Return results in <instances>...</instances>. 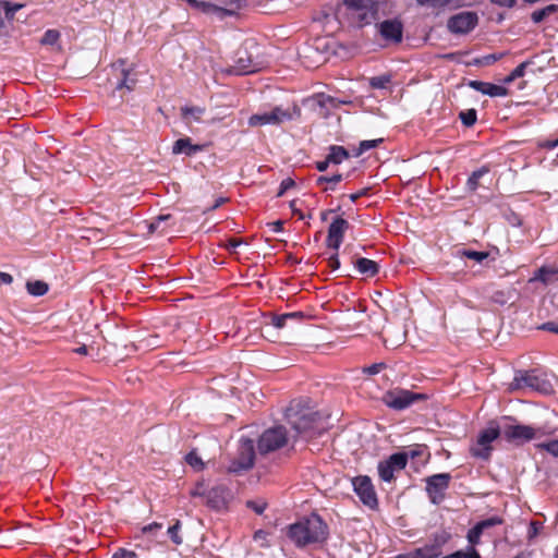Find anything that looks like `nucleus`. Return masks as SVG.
I'll list each match as a JSON object with an SVG mask.
<instances>
[{
	"label": "nucleus",
	"mask_w": 558,
	"mask_h": 558,
	"mask_svg": "<svg viewBox=\"0 0 558 558\" xmlns=\"http://www.w3.org/2000/svg\"><path fill=\"white\" fill-rule=\"evenodd\" d=\"M329 534L327 523L312 513L288 526L287 536L299 548L324 543Z\"/></svg>",
	"instance_id": "obj_1"
},
{
	"label": "nucleus",
	"mask_w": 558,
	"mask_h": 558,
	"mask_svg": "<svg viewBox=\"0 0 558 558\" xmlns=\"http://www.w3.org/2000/svg\"><path fill=\"white\" fill-rule=\"evenodd\" d=\"M342 14L350 26L363 28L378 20L379 5L375 0H342Z\"/></svg>",
	"instance_id": "obj_2"
},
{
	"label": "nucleus",
	"mask_w": 558,
	"mask_h": 558,
	"mask_svg": "<svg viewBox=\"0 0 558 558\" xmlns=\"http://www.w3.org/2000/svg\"><path fill=\"white\" fill-rule=\"evenodd\" d=\"M287 418L292 428L301 436L313 437L318 433L317 425L320 417L317 412L311 410L299 412L290 408L287 413Z\"/></svg>",
	"instance_id": "obj_3"
},
{
	"label": "nucleus",
	"mask_w": 558,
	"mask_h": 558,
	"mask_svg": "<svg viewBox=\"0 0 558 558\" xmlns=\"http://www.w3.org/2000/svg\"><path fill=\"white\" fill-rule=\"evenodd\" d=\"M428 396L426 393L414 392L408 389L395 388L388 390L383 396V402L390 409L402 411L410 408L412 404L426 401Z\"/></svg>",
	"instance_id": "obj_4"
},
{
	"label": "nucleus",
	"mask_w": 558,
	"mask_h": 558,
	"mask_svg": "<svg viewBox=\"0 0 558 558\" xmlns=\"http://www.w3.org/2000/svg\"><path fill=\"white\" fill-rule=\"evenodd\" d=\"M500 435L498 426H489L480 432L475 444L470 447V453L476 459L489 460L493 452V441Z\"/></svg>",
	"instance_id": "obj_5"
},
{
	"label": "nucleus",
	"mask_w": 558,
	"mask_h": 558,
	"mask_svg": "<svg viewBox=\"0 0 558 558\" xmlns=\"http://www.w3.org/2000/svg\"><path fill=\"white\" fill-rule=\"evenodd\" d=\"M288 442L287 430L283 426L266 429L258 438L257 450L260 454L276 451Z\"/></svg>",
	"instance_id": "obj_6"
},
{
	"label": "nucleus",
	"mask_w": 558,
	"mask_h": 558,
	"mask_svg": "<svg viewBox=\"0 0 558 558\" xmlns=\"http://www.w3.org/2000/svg\"><path fill=\"white\" fill-rule=\"evenodd\" d=\"M451 478L450 473H438L424 480L426 484L425 492L433 505L438 506L445 500Z\"/></svg>",
	"instance_id": "obj_7"
},
{
	"label": "nucleus",
	"mask_w": 558,
	"mask_h": 558,
	"mask_svg": "<svg viewBox=\"0 0 558 558\" xmlns=\"http://www.w3.org/2000/svg\"><path fill=\"white\" fill-rule=\"evenodd\" d=\"M548 433L543 427L534 428L529 425H509L504 429V437L507 441L521 445L532 439H538Z\"/></svg>",
	"instance_id": "obj_8"
},
{
	"label": "nucleus",
	"mask_w": 558,
	"mask_h": 558,
	"mask_svg": "<svg viewBox=\"0 0 558 558\" xmlns=\"http://www.w3.org/2000/svg\"><path fill=\"white\" fill-rule=\"evenodd\" d=\"M354 493L362 504L369 509L378 508V498L372 480L367 475H359L352 478Z\"/></svg>",
	"instance_id": "obj_9"
},
{
	"label": "nucleus",
	"mask_w": 558,
	"mask_h": 558,
	"mask_svg": "<svg viewBox=\"0 0 558 558\" xmlns=\"http://www.w3.org/2000/svg\"><path fill=\"white\" fill-rule=\"evenodd\" d=\"M255 461V447L254 441L250 438H241L238 456L229 466V472L238 473L245 471L254 465Z\"/></svg>",
	"instance_id": "obj_10"
},
{
	"label": "nucleus",
	"mask_w": 558,
	"mask_h": 558,
	"mask_svg": "<svg viewBox=\"0 0 558 558\" xmlns=\"http://www.w3.org/2000/svg\"><path fill=\"white\" fill-rule=\"evenodd\" d=\"M478 24L476 12L463 11L450 16L447 21V28L451 34L465 35L472 32Z\"/></svg>",
	"instance_id": "obj_11"
},
{
	"label": "nucleus",
	"mask_w": 558,
	"mask_h": 558,
	"mask_svg": "<svg viewBox=\"0 0 558 558\" xmlns=\"http://www.w3.org/2000/svg\"><path fill=\"white\" fill-rule=\"evenodd\" d=\"M409 456L404 451L396 452L388 459L378 463V475L384 482H391L395 478V472L405 469Z\"/></svg>",
	"instance_id": "obj_12"
},
{
	"label": "nucleus",
	"mask_w": 558,
	"mask_h": 558,
	"mask_svg": "<svg viewBox=\"0 0 558 558\" xmlns=\"http://www.w3.org/2000/svg\"><path fill=\"white\" fill-rule=\"evenodd\" d=\"M262 62L255 60L251 52H248L246 49H243L236 52V59L234 64L229 70V73L235 75H246L258 72L262 70Z\"/></svg>",
	"instance_id": "obj_13"
},
{
	"label": "nucleus",
	"mask_w": 558,
	"mask_h": 558,
	"mask_svg": "<svg viewBox=\"0 0 558 558\" xmlns=\"http://www.w3.org/2000/svg\"><path fill=\"white\" fill-rule=\"evenodd\" d=\"M383 39L391 44H400L403 38V24L397 19L385 20L377 24Z\"/></svg>",
	"instance_id": "obj_14"
},
{
	"label": "nucleus",
	"mask_w": 558,
	"mask_h": 558,
	"mask_svg": "<svg viewBox=\"0 0 558 558\" xmlns=\"http://www.w3.org/2000/svg\"><path fill=\"white\" fill-rule=\"evenodd\" d=\"M348 228L349 222L342 217H337L336 219H333V221L330 223L328 228V235L326 240L327 246L333 248L335 251H338L343 241V236Z\"/></svg>",
	"instance_id": "obj_15"
},
{
	"label": "nucleus",
	"mask_w": 558,
	"mask_h": 558,
	"mask_svg": "<svg viewBox=\"0 0 558 558\" xmlns=\"http://www.w3.org/2000/svg\"><path fill=\"white\" fill-rule=\"evenodd\" d=\"M228 489L222 485H217L208 489L205 497V505L214 510H222L227 507Z\"/></svg>",
	"instance_id": "obj_16"
},
{
	"label": "nucleus",
	"mask_w": 558,
	"mask_h": 558,
	"mask_svg": "<svg viewBox=\"0 0 558 558\" xmlns=\"http://www.w3.org/2000/svg\"><path fill=\"white\" fill-rule=\"evenodd\" d=\"M113 69H120V77L118 78L116 89H123L125 88L128 92H131L134 89L137 78L135 75H132V70L125 68V61L119 60L113 65Z\"/></svg>",
	"instance_id": "obj_17"
},
{
	"label": "nucleus",
	"mask_w": 558,
	"mask_h": 558,
	"mask_svg": "<svg viewBox=\"0 0 558 558\" xmlns=\"http://www.w3.org/2000/svg\"><path fill=\"white\" fill-rule=\"evenodd\" d=\"M472 89L480 92L490 97H505L508 96L509 90L501 85H496L489 82L483 81H470L468 84Z\"/></svg>",
	"instance_id": "obj_18"
},
{
	"label": "nucleus",
	"mask_w": 558,
	"mask_h": 558,
	"mask_svg": "<svg viewBox=\"0 0 558 558\" xmlns=\"http://www.w3.org/2000/svg\"><path fill=\"white\" fill-rule=\"evenodd\" d=\"M271 112L276 125L301 117V109L296 105L288 108L277 106L271 110Z\"/></svg>",
	"instance_id": "obj_19"
},
{
	"label": "nucleus",
	"mask_w": 558,
	"mask_h": 558,
	"mask_svg": "<svg viewBox=\"0 0 558 558\" xmlns=\"http://www.w3.org/2000/svg\"><path fill=\"white\" fill-rule=\"evenodd\" d=\"M440 555V548L438 545H426L421 548H416L413 551L400 554L396 558H437Z\"/></svg>",
	"instance_id": "obj_20"
},
{
	"label": "nucleus",
	"mask_w": 558,
	"mask_h": 558,
	"mask_svg": "<svg viewBox=\"0 0 558 558\" xmlns=\"http://www.w3.org/2000/svg\"><path fill=\"white\" fill-rule=\"evenodd\" d=\"M201 150L202 146L192 144L190 137L179 138L172 147L173 154H185L186 156H193Z\"/></svg>",
	"instance_id": "obj_21"
},
{
	"label": "nucleus",
	"mask_w": 558,
	"mask_h": 558,
	"mask_svg": "<svg viewBox=\"0 0 558 558\" xmlns=\"http://www.w3.org/2000/svg\"><path fill=\"white\" fill-rule=\"evenodd\" d=\"M355 268L361 275L375 277L379 271V265L372 259L360 257L354 263Z\"/></svg>",
	"instance_id": "obj_22"
},
{
	"label": "nucleus",
	"mask_w": 558,
	"mask_h": 558,
	"mask_svg": "<svg viewBox=\"0 0 558 558\" xmlns=\"http://www.w3.org/2000/svg\"><path fill=\"white\" fill-rule=\"evenodd\" d=\"M539 379L532 372L520 373L514 377V384L517 388L530 387L533 389H539Z\"/></svg>",
	"instance_id": "obj_23"
},
{
	"label": "nucleus",
	"mask_w": 558,
	"mask_h": 558,
	"mask_svg": "<svg viewBox=\"0 0 558 558\" xmlns=\"http://www.w3.org/2000/svg\"><path fill=\"white\" fill-rule=\"evenodd\" d=\"M328 150L329 153L327 154V158L332 165H340L350 158V153L343 146L331 145Z\"/></svg>",
	"instance_id": "obj_24"
},
{
	"label": "nucleus",
	"mask_w": 558,
	"mask_h": 558,
	"mask_svg": "<svg viewBox=\"0 0 558 558\" xmlns=\"http://www.w3.org/2000/svg\"><path fill=\"white\" fill-rule=\"evenodd\" d=\"M205 113V108L197 106H185L181 108V117L186 123L199 122Z\"/></svg>",
	"instance_id": "obj_25"
},
{
	"label": "nucleus",
	"mask_w": 558,
	"mask_h": 558,
	"mask_svg": "<svg viewBox=\"0 0 558 558\" xmlns=\"http://www.w3.org/2000/svg\"><path fill=\"white\" fill-rule=\"evenodd\" d=\"M489 171H490V168L487 165L482 166L480 169L473 171L471 173V175L469 177V179L466 180V189L470 192H475L478 189V186L481 185L480 180L484 175L488 174Z\"/></svg>",
	"instance_id": "obj_26"
},
{
	"label": "nucleus",
	"mask_w": 558,
	"mask_h": 558,
	"mask_svg": "<svg viewBox=\"0 0 558 558\" xmlns=\"http://www.w3.org/2000/svg\"><path fill=\"white\" fill-rule=\"evenodd\" d=\"M416 2L418 5L433 9L459 8L462 5L461 0H416Z\"/></svg>",
	"instance_id": "obj_27"
},
{
	"label": "nucleus",
	"mask_w": 558,
	"mask_h": 558,
	"mask_svg": "<svg viewBox=\"0 0 558 558\" xmlns=\"http://www.w3.org/2000/svg\"><path fill=\"white\" fill-rule=\"evenodd\" d=\"M457 256L458 257H461V258H469V259H472L478 264H483L485 260L488 259L489 257V252H478V251H474V250H469V248H461L459 251H457Z\"/></svg>",
	"instance_id": "obj_28"
},
{
	"label": "nucleus",
	"mask_w": 558,
	"mask_h": 558,
	"mask_svg": "<svg viewBox=\"0 0 558 558\" xmlns=\"http://www.w3.org/2000/svg\"><path fill=\"white\" fill-rule=\"evenodd\" d=\"M555 13H558V4H548L539 10L532 12L531 20L535 24H538Z\"/></svg>",
	"instance_id": "obj_29"
},
{
	"label": "nucleus",
	"mask_w": 558,
	"mask_h": 558,
	"mask_svg": "<svg viewBox=\"0 0 558 558\" xmlns=\"http://www.w3.org/2000/svg\"><path fill=\"white\" fill-rule=\"evenodd\" d=\"M26 290L33 296H43L49 291V286L43 280L27 281Z\"/></svg>",
	"instance_id": "obj_30"
},
{
	"label": "nucleus",
	"mask_w": 558,
	"mask_h": 558,
	"mask_svg": "<svg viewBox=\"0 0 558 558\" xmlns=\"http://www.w3.org/2000/svg\"><path fill=\"white\" fill-rule=\"evenodd\" d=\"M248 124L251 126H263V125H267V124L276 125L271 111L253 114L248 119Z\"/></svg>",
	"instance_id": "obj_31"
},
{
	"label": "nucleus",
	"mask_w": 558,
	"mask_h": 558,
	"mask_svg": "<svg viewBox=\"0 0 558 558\" xmlns=\"http://www.w3.org/2000/svg\"><path fill=\"white\" fill-rule=\"evenodd\" d=\"M342 179H343V175L341 173H337V174H333L331 177L320 175V177H318L316 179V185L317 186H323L325 183H328L329 186H326L323 190L324 191H328V190L333 191L335 190V185L337 183L341 182Z\"/></svg>",
	"instance_id": "obj_32"
},
{
	"label": "nucleus",
	"mask_w": 558,
	"mask_h": 558,
	"mask_svg": "<svg viewBox=\"0 0 558 558\" xmlns=\"http://www.w3.org/2000/svg\"><path fill=\"white\" fill-rule=\"evenodd\" d=\"M532 64V61H524L522 63H520L515 69H513L510 74H508L505 78H504V83L505 84H510L512 83L514 80L517 78H520L522 76H524L525 74V69Z\"/></svg>",
	"instance_id": "obj_33"
},
{
	"label": "nucleus",
	"mask_w": 558,
	"mask_h": 558,
	"mask_svg": "<svg viewBox=\"0 0 558 558\" xmlns=\"http://www.w3.org/2000/svg\"><path fill=\"white\" fill-rule=\"evenodd\" d=\"M0 5L4 12L5 19L9 21H12L14 19L15 13L24 7V4L11 3L7 0H1Z\"/></svg>",
	"instance_id": "obj_34"
},
{
	"label": "nucleus",
	"mask_w": 558,
	"mask_h": 558,
	"mask_svg": "<svg viewBox=\"0 0 558 558\" xmlns=\"http://www.w3.org/2000/svg\"><path fill=\"white\" fill-rule=\"evenodd\" d=\"M539 451H546L555 458H558V439L538 442L535 445Z\"/></svg>",
	"instance_id": "obj_35"
},
{
	"label": "nucleus",
	"mask_w": 558,
	"mask_h": 558,
	"mask_svg": "<svg viewBox=\"0 0 558 558\" xmlns=\"http://www.w3.org/2000/svg\"><path fill=\"white\" fill-rule=\"evenodd\" d=\"M185 461L189 465H191L193 469H195L196 471H201L204 469L205 464L202 460V458L198 456V453L196 452V450H192L190 451L186 456H185Z\"/></svg>",
	"instance_id": "obj_36"
},
{
	"label": "nucleus",
	"mask_w": 558,
	"mask_h": 558,
	"mask_svg": "<svg viewBox=\"0 0 558 558\" xmlns=\"http://www.w3.org/2000/svg\"><path fill=\"white\" fill-rule=\"evenodd\" d=\"M459 117H460L462 124L469 128V126H472L476 122L477 112L475 109H468L465 111H461Z\"/></svg>",
	"instance_id": "obj_37"
},
{
	"label": "nucleus",
	"mask_w": 558,
	"mask_h": 558,
	"mask_svg": "<svg viewBox=\"0 0 558 558\" xmlns=\"http://www.w3.org/2000/svg\"><path fill=\"white\" fill-rule=\"evenodd\" d=\"M60 39V33L57 29H48L45 32L44 36L40 39L41 45H49L52 46L58 43Z\"/></svg>",
	"instance_id": "obj_38"
},
{
	"label": "nucleus",
	"mask_w": 558,
	"mask_h": 558,
	"mask_svg": "<svg viewBox=\"0 0 558 558\" xmlns=\"http://www.w3.org/2000/svg\"><path fill=\"white\" fill-rule=\"evenodd\" d=\"M502 57H504V53H499V54H497V53L486 54V56H483L482 58L475 59L474 64H476V65H483V66L492 65V64H494L496 61L500 60Z\"/></svg>",
	"instance_id": "obj_39"
},
{
	"label": "nucleus",
	"mask_w": 558,
	"mask_h": 558,
	"mask_svg": "<svg viewBox=\"0 0 558 558\" xmlns=\"http://www.w3.org/2000/svg\"><path fill=\"white\" fill-rule=\"evenodd\" d=\"M383 142H384V138L362 141L359 145L356 156H360L363 153L379 146V144H381Z\"/></svg>",
	"instance_id": "obj_40"
},
{
	"label": "nucleus",
	"mask_w": 558,
	"mask_h": 558,
	"mask_svg": "<svg viewBox=\"0 0 558 558\" xmlns=\"http://www.w3.org/2000/svg\"><path fill=\"white\" fill-rule=\"evenodd\" d=\"M390 81H391L390 75L374 76L369 80V85L373 88L381 89V88H386L387 85L390 83Z\"/></svg>",
	"instance_id": "obj_41"
},
{
	"label": "nucleus",
	"mask_w": 558,
	"mask_h": 558,
	"mask_svg": "<svg viewBox=\"0 0 558 558\" xmlns=\"http://www.w3.org/2000/svg\"><path fill=\"white\" fill-rule=\"evenodd\" d=\"M502 524V519L499 517H490L476 523V525L484 532L486 529Z\"/></svg>",
	"instance_id": "obj_42"
},
{
	"label": "nucleus",
	"mask_w": 558,
	"mask_h": 558,
	"mask_svg": "<svg viewBox=\"0 0 558 558\" xmlns=\"http://www.w3.org/2000/svg\"><path fill=\"white\" fill-rule=\"evenodd\" d=\"M483 534L482 530L475 524L472 529L469 530L466 538L471 546H475L480 543L481 535Z\"/></svg>",
	"instance_id": "obj_43"
},
{
	"label": "nucleus",
	"mask_w": 558,
	"mask_h": 558,
	"mask_svg": "<svg viewBox=\"0 0 558 558\" xmlns=\"http://www.w3.org/2000/svg\"><path fill=\"white\" fill-rule=\"evenodd\" d=\"M246 507L253 510L256 514H262L267 508V502L264 500H247Z\"/></svg>",
	"instance_id": "obj_44"
},
{
	"label": "nucleus",
	"mask_w": 558,
	"mask_h": 558,
	"mask_svg": "<svg viewBox=\"0 0 558 558\" xmlns=\"http://www.w3.org/2000/svg\"><path fill=\"white\" fill-rule=\"evenodd\" d=\"M180 527L181 523L179 520H177L175 523L168 529V534L171 541L177 545H180L182 543V538L179 536Z\"/></svg>",
	"instance_id": "obj_45"
},
{
	"label": "nucleus",
	"mask_w": 558,
	"mask_h": 558,
	"mask_svg": "<svg viewBox=\"0 0 558 558\" xmlns=\"http://www.w3.org/2000/svg\"><path fill=\"white\" fill-rule=\"evenodd\" d=\"M207 492L208 489L206 488L205 483L202 481L195 484V486L190 490V495L194 498L201 497L205 499Z\"/></svg>",
	"instance_id": "obj_46"
},
{
	"label": "nucleus",
	"mask_w": 558,
	"mask_h": 558,
	"mask_svg": "<svg viewBox=\"0 0 558 558\" xmlns=\"http://www.w3.org/2000/svg\"><path fill=\"white\" fill-rule=\"evenodd\" d=\"M543 529V523L539 521H531L529 530H527V539L532 542Z\"/></svg>",
	"instance_id": "obj_47"
},
{
	"label": "nucleus",
	"mask_w": 558,
	"mask_h": 558,
	"mask_svg": "<svg viewBox=\"0 0 558 558\" xmlns=\"http://www.w3.org/2000/svg\"><path fill=\"white\" fill-rule=\"evenodd\" d=\"M314 99L322 107H336L335 98L329 95L318 94Z\"/></svg>",
	"instance_id": "obj_48"
},
{
	"label": "nucleus",
	"mask_w": 558,
	"mask_h": 558,
	"mask_svg": "<svg viewBox=\"0 0 558 558\" xmlns=\"http://www.w3.org/2000/svg\"><path fill=\"white\" fill-rule=\"evenodd\" d=\"M387 365L384 362L380 363H374L369 366L363 367V373L367 375H376L383 369H385Z\"/></svg>",
	"instance_id": "obj_49"
},
{
	"label": "nucleus",
	"mask_w": 558,
	"mask_h": 558,
	"mask_svg": "<svg viewBox=\"0 0 558 558\" xmlns=\"http://www.w3.org/2000/svg\"><path fill=\"white\" fill-rule=\"evenodd\" d=\"M553 275V272L545 268V267H542L537 270V272L535 274L534 278L532 280H538V281H542L543 283H548L549 282V276Z\"/></svg>",
	"instance_id": "obj_50"
},
{
	"label": "nucleus",
	"mask_w": 558,
	"mask_h": 558,
	"mask_svg": "<svg viewBox=\"0 0 558 558\" xmlns=\"http://www.w3.org/2000/svg\"><path fill=\"white\" fill-rule=\"evenodd\" d=\"M294 185H295V182H294L293 179L286 178L284 180L281 181L280 186H279V191L277 192L276 196L277 197H281L288 190H290Z\"/></svg>",
	"instance_id": "obj_51"
},
{
	"label": "nucleus",
	"mask_w": 558,
	"mask_h": 558,
	"mask_svg": "<svg viewBox=\"0 0 558 558\" xmlns=\"http://www.w3.org/2000/svg\"><path fill=\"white\" fill-rule=\"evenodd\" d=\"M191 7L195 8V9H199L202 10L203 12H208L210 11L211 9H214L215 7L210 3H207V2H204V1H198V0H185Z\"/></svg>",
	"instance_id": "obj_52"
},
{
	"label": "nucleus",
	"mask_w": 558,
	"mask_h": 558,
	"mask_svg": "<svg viewBox=\"0 0 558 558\" xmlns=\"http://www.w3.org/2000/svg\"><path fill=\"white\" fill-rule=\"evenodd\" d=\"M111 558H137V554L133 550L119 548L117 551L113 553Z\"/></svg>",
	"instance_id": "obj_53"
},
{
	"label": "nucleus",
	"mask_w": 558,
	"mask_h": 558,
	"mask_svg": "<svg viewBox=\"0 0 558 558\" xmlns=\"http://www.w3.org/2000/svg\"><path fill=\"white\" fill-rule=\"evenodd\" d=\"M288 316L284 314L274 315L271 318V324L274 327L281 329L287 325Z\"/></svg>",
	"instance_id": "obj_54"
},
{
	"label": "nucleus",
	"mask_w": 558,
	"mask_h": 558,
	"mask_svg": "<svg viewBox=\"0 0 558 558\" xmlns=\"http://www.w3.org/2000/svg\"><path fill=\"white\" fill-rule=\"evenodd\" d=\"M242 240L241 239H236V238H231L227 241L225 247L230 251L231 253H234L235 252V248L238 246H240L242 244Z\"/></svg>",
	"instance_id": "obj_55"
},
{
	"label": "nucleus",
	"mask_w": 558,
	"mask_h": 558,
	"mask_svg": "<svg viewBox=\"0 0 558 558\" xmlns=\"http://www.w3.org/2000/svg\"><path fill=\"white\" fill-rule=\"evenodd\" d=\"M492 299L496 303L505 304L507 302V295L506 292L502 290L494 292L492 295Z\"/></svg>",
	"instance_id": "obj_56"
},
{
	"label": "nucleus",
	"mask_w": 558,
	"mask_h": 558,
	"mask_svg": "<svg viewBox=\"0 0 558 558\" xmlns=\"http://www.w3.org/2000/svg\"><path fill=\"white\" fill-rule=\"evenodd\" d=\"M328 267L335 271L337 269H339L340 267V260H339V257H338V254H333L331 255L329 258H328Z\"/></svg>",
	"instance_id": "obj_57"
},
{
	"label": "nucleus",
	"mask_w": 558,
	"mask_h": 558,
	"mask_svg": "<svg viewBox=\"0 0 558 558\" xmlns=\"http://www.w3.org/2000/svg\"><path fill=\"white\" fill-rule=\"evenodd\" d=\"M539 328L558 335V324L554 322L544 323Z\"/></svg>",
	"instance_id": "obj_58"
},
{
	"label": "nucleus",
	"mask_w": 558,
	"mask_h": 558,
	"mask_svg": "<svg viewBox=\"0 0 558 558\" xmlns=\"http://www.w3.org/2000/svg\"><path fill=\"white\" fill-rule=\"evenodd\" d=\"M369 189L367 187H364L360 191H357L356 193H352L349 195V198L351 199V202L355 203L359 198H361L362 196H365L367 195Z\"/></svg>",
	"instance_id": "obj_59"
},
{
	"label": "nucleus",
	"mask_w": 558,
	"mask_h": 558,
	"mask_svg": "<svg viewBox=\"0 0 558 558\" xmlns=\"http://www.w3.org/2000/svg\"><path fill=\"white\" fill-rule=\"evenodd\" d=\"M492 3L498 5V7H505V8H512L517 0H490Z\"/></svg>",
	"instance_id": "obj_60"
},
{
	"label": "nucleus",
	"mask_w": 558,
	"mask_h": 558,
	"mask_svg": "<svg viewBox=\"0 0 558 558\" xmlns=\"http://www.w3.org/2000/svg\"><path fill=\"white\" fill-rule=\"evenodd\" d=\"M284 315L288 316V320H296V322H301L305 317L303 312L284 313Z\"/></svg>",
	"instance_id": "obj_61"
},
{
	"label": "nucleus",
	"mask_w": 558,
	"mask_h": 558,
	"mask_svg": "<svg viewBox=\"0 0 558 558\" xmlns=\"http://www.w3.org/2000/svg\"><path fill=\"white\" fill-rule=\"evenodd\" d=\"M268 226L274 232H281L283 230V221L281 220L269 222Z\"/></svg>",
	"instance_id": "obj_62"
},
{
	"label": "nucleus",
	"mask_w": 558,
	"mask_h": 558,
	"mask_svg": "<svg viewBox=\"0 0 558 558\" xmlns=\"http://www.w3.org/2000/svg\"><path fill=\"white\" fill-rule=\"evenodd\" d=\"M0 282L11 284L13 282V277L8 272L0 271Z\"/></svg>",
	"instance_id": "obj_63"
},
{
	"label": "nucleus",
	"mask_w": 558,
	"mask_h": 558,
	"mask_svg": "<svg viewBox=\"0 0 558 558\" xmlns=\"http://www.w3.org/2000/svg\"><path fill=\"white\" fill-rule=\"evenodd\" d=\"M466 557L468 558H481L480 553L475 549V547L470 546L466 549Z\"/></svg>",
	"instance_id": "obj_64"
}]
</instances>
